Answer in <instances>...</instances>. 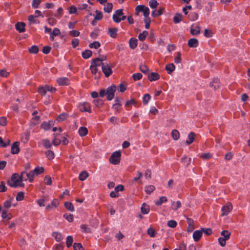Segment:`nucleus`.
I'll return each mask as SVG.
<instances>
[{
	"label": "nucleus",
	"instance_id": "5fc2aeb1",
	"mask_svg": "<svg viewBox=\"0 0 250 250\" xmlns=\"http://www.w3.org/2000/svg\"><path fill=\"white\" fill-rule=\"evenodd\" d=\"M63 217L69 222H72L74 220V216L72 214L65 213L63 214Z\"/></svg>",
	"mask_w": 250,
	"mask_h": 250
},
{
	"label": "nucleus",
	"instance_id": "052dcab7",
	"mask_svg": "<svg viewBox=\"0 0 250 250\" xmlns=\"http://www.w3.org/2000/svg\"><path fill=\"white\" fill-rule=\"evenodd\" d=\"M29 51L30 53L37 54L39 52V47L37 45H33L29 48Z\"/></svg>",
	"mask_w": 250,
	"mask_h": 250
},
{
	"label": "nucleus",
	"instance_id": "f257e3e1",
	"mask_svg": "<svg viewBox=\"0 0 250 250\" xmlns=\"http://www.w3.org/2000/svg\"><path fill=\"white\" fill-rule=\"evenodd\" d=\"M121 157V152L116 151L113 152L109 158V162L113 165H118L120 163Z\"/></svg>",
	"mask_w": 250,
	"mask_h": 250
},
{
	"label": "nucleus",
	"instance_id": "f03ea898",
	"mask_svg": "<svg viewBox=\"0 0 250 250\" xmlns=\"http://www.w3.org/2000/svg\"><path fill=\"white\" fill-rule=\"evenodd\" d=\"M116 90V86L114 84H112L106 89V95L108 101H111L114 98Z\"/></svg>",
	"mask_w": 250,
	"mask_h": 250
},
{
	"label": "nucleus",
	"instance_id": "58836bf2",
	"mask_svg": "<svg viewBox=\"0 0 250 250\" xmlns=\"http://www.w3.org/2000/svg\"><path fill=\"white\" fill-rule=\"evenodd\" d=\"M155 189V187L153 185L147 186L145 188V191L147 194H150Z\"/></svg>",
	"mask_w": 250,
	"mask_h": 250
},
{
	"label": "nucleus",
	"instance_id": "9d476101",
	"mask_svg": "<svg viewBox=\"0 0 250 250\" xmlns=\"http://www.w3.org/2000/svg\"><path fill=\"white\" fill-rule=\"evenodd\" d=\"M20 142H15L11 146V153L12 154H18L20 152V149L19 147Z\"/></svg>",
	"mask_w": 250,
	"mask_h": 250
},
{
	"label": "nucleus",
	"instance_id": "393cba45",
	"mask_svg": "<svg viewBox=\"0 0 250 250\" xmlns=\"http://www.w3.org/2000/svg\"><path fill=\"white\" fill-rule=\"evenodd\" d=\"M191 160V159L190 158H188L185 156L181 158V162L186 167H188L190 165Z\"/></svg>",
	"mask_w": 250,
	"mask_h": 250
},
{
	"label": "nucleus",
	"instance_id": "2f4dec72",
	"mask_svg": "<svg viewBox=\"0 0 250 250\" xmlns=\"http://www.w3.org/2000/svg\"><path fill=\"white\" fill-rule=\"evenodd\" d=\"M64 207L68 210L73 212L74 211V207L73 204L70 202H65L64 204Z\"/></svg>",
	"mask_w": 250,
	"mask_h": 250
},
{
	"label": "nucleus",
	"instance_id": "37998d69",
	"mask_svg": "<svg viewBox=\"0 0 250 250\" xmlns=\"http://www.w3.org/2000/svg\"><path fill=\"white\" fill-rule=\"evenodd\" d=\"M113 9V4L111 2H108L106 4V6L104 8V10L105 12L109 13L111 12Z\"/></svg>",
	"mask_w": 250,
	"mask_h": 250
},
{
	"label": "nucleus",
	"instance_id": "c756f323",
	"mask_svg": "<svg viewBox=\"0 0 250 250\" xmlns=\"http://www.w3.org/2000/svg\"><path fill=\"white\" fill-rule=\"evenodd\" d=\"M201 28L199 26H195V28H193V25L191 26L190 29V33L192 35H196L200 33Z\"/></svg>",
	"mask_w": 250,
	"mask_h": 250
},
{
	"label": "nucleus",
	"instance_id": "774afa93",
	"mask_svg": "<svg viewBox=\"0 0 250 250\" xmlns=\"http://www.w3.org/2000/svg\"><path fill=\"white\" fill-rule=\"evenodd\" d=\"M24 197V193L22 191L19 192L16 196V200L17 201H22Z\"/></svg>",
	"mask_w": 250,
	"mask_h": 250
},
{
	"label": "nucleus",
	"instance_id": "e2e57ef3",
	"mask_svg": "<svg viewBox=\"0 0 250 250\" xmlns=\"http://www.w3.org/2000/svg\"><path fill=\"white\" fill-rule=\"evenodd\" d=\"M35 16H33L32 15H29L28 18L29 21L31 23L33 24L39 23V21L38 20L35 19Z\"/></svg>",
	"mask_w": 250,
	"mask_h": 250
},
{
	"label": "nucleus",
	"instance_id": "de8ad7c7",
	"mask_svg": "<svg viewBox=\"0 0 250 250\" xmlns=\"http://www.w3.org/2000/svg\"><path fill=\"white\" fill-rule=\"evenodd\" d=\"M44 171V169L42 167H37L34 170L35 175H38L42 173Z\"/></svg>",
	"mask_w": 250,
	"mask_h": 250
},
{
	"label": "nucleus",
	"instance_id": "ddd939ff",
	"mask_svg": "<svg viewBox=\"0 0 250 250\" xmlns=\"http://www.w3.org/2000/svg\"><path fill=\"white\" fill-rule=\"evenodd\" d=\"M20 180H16L14 181L12 179H9L7 181V185L12 188H17L18 187V183H21L22 181V179L20 178Z\"/></svg>",
	"mask_w": 250,
	"mask_h": 250
},
{
	"label": "nucleus",
	"instance_id": "ea45409f",
	"mask_svg": "<svg viewBox=\"0 0 250 250\" xmlns=\"http://www.w3.org/2000/svg\"><path fill=\"white\" fill-rule=\"evenodd\" d=\"M139 69L142 72L145 74L148 75V73H149V69L148 67L145 65H140L139 66Z\"/></svg>",
	"mask_w": 250,
	"mask_h": 250
},
{
	"label": "nucleus",
	"instance_id": "864d4df0",
	"mask_svg": "<svg viewBox=\"0 0 250 250\" xmlns=\"http://www.w3.org/2000/svg\"><path fill=\"white\" fill-rule=\"evenodd\" d=\"M230 232L227 230H223L221 232V235L224 236L226 239L229 240L230 236Z\"/></svg>",
	"mask_w": 250,
	"mask_h": 250
},
{
	"label": "nucleus",
	"instance_id": "338daca9",
	"mask_svg": "<svg viewBox=\"0 0 250 250\" xmlns=\"http://www.w3.org/2000/svg\"><path fill=\"white\" fill-rule=\"evenodd\" d=\"M202 233H205L207 235H210L212 233V229L210 228H202Z\"/></svg>",
	"mask_w": 250,
	"mask_h": 250
},
{
	"label": "nucleus",
	"instance_id": "603ef678",
	"mask_svg": "<svg viewBox=\"0 0 250 250\" xmlns=\"http://www.w3.org/2000/svg\"><path fill=\"white\" fill-rule=\"evenodd\" d=\"M73 249L74 250H84L82 245L80 243H75L73 245Z\"/></svg>",
	"mask_w": 250,
	"mask_h": 250
},
{
	"label": "nucleus",
	"instance_id": "e433bc0d",
	"mask_svg": "<svg viewBox=\"0 0 250 250\" xmlns=\"http://www.w3.org/2000/svg\"><path fill=\"white\" fill-rule=\"evenodd\" d=\"M88 173L86 171L81 172L79 176V179L81 181H84L88 177Z\"/></svg>",
	"mask_w": 250,
	"mask_h": 250
},
{
	"label": "nucleus",
	"instance_id": "f704fd0d",
	"mask_svg": "<svg viewBox=\"0 0 250 250\" xmlns=\"http://www.w3.org/2000/svg\"><path fill=\"white\" fill-rule=\"evenodd\" d=\"M167 201V199L166 196H161L159 199L155 202V205L157 206L161 205L163 203Z\"/></svg>",
	"mask_w": 250,
	"mask_h": 250
},
{
	"label": "nucleus",
	"instance_id": "6ab92c4d",
	"mask_svg": "<svg viewBox=\"0 0 250 250\" xmlns=\"http://www.w3.org/2000/svg\"><path fill=\"white\" fill-rule=\"evenodd\" d=\"M118 29L117 28H109L107 33L112 38H116L117 36V32Z\"/></svg>",
	"mask_w": 250,
	"mask_h": 250
},
{
	"label": "nucleus",
	"instance_id": "f8f14e48",
	"mask_svg": "<svg viewBox=\"0 0 250 250\" xmlns=\"http://www.w3.org/2000/svg\"><path fill=\"white\" fill-rule=\"evenodd\" d=\"M160 78V75L156 72H151L148 73V79L150 82L157 81Z\"/></svg>",
	"mask_w": 250,
	"mask_h": 250
},
{
	"label": "nucleus",
	"instance_id": "4c0bfd02",
	"mask_svg": "<svg viewBox=\"0 0 250 250\" xmlns=\"http://www.w3.org/2000/svg\"><path fill=\"white\" fill-rule=\"evenodd\" d=\"M42 143L45 148L48 149L51 148L52 144L48 139H43L42 141Z\"/></svg>",
	"mask_w": 250,
	"mask_h": 250
},
{
	"label": "nucleus",
	"instance_id": "0e129e2a",
	"mask_svg": "<svg viewBox=\"0 0 250 250\" xmlns=\"http://www.w3.org/2000/svg\"><path fill=\"white\" fill-rule=\"evenodd\" d=\"M149 6L151 8H155L159 5L156 0H150L149 2Z\"/></svg>",
	"mask_w": 250,
	"mask_h": 250
},
{
	"label": "nucleus",
	"instance_id": "49530a36",
	"mask_svg": "<svg viewBox=\"0 0 250 250\" xmlns=\"http://www.w3.org/2000/svg\"><path fill=\"white\" fill-rule=\"evenodd\" d=\"M73 242V238L72 236H68L66 237V244L67 248H70Z\"/></svg>",
	"mask_w": 250,
	"mask_h": 250
},
{
	"label": "nucleus",
	"instance_id": "f3484780",
	"mask_svg": "<svg viewBox=\"0 0 250 250\" xmlns=\"http://www.w3.org/2000/svg\"><path fill=\"white\" fill-rule=\"evenodd\" d=\"M25 24L23 22H18L16 24L15 27L20 33L25 31Z\"/></svg>",
	"mask_w": 250,
	"mask_h": 250
},
{
	"label": "nucleus",
	"instance_id": "4468645a",
	"mask_svg": "<svg viewBox=\"0 0 250 250\" xmlns=\"http://www.w3.org/2000/svg\"><path fill=\"white\" fill-rule=\"evenodd\" d=\"M165 12L164 7H160L158 10H154L151 13L153 17H158L162 15Z\"/></svg>",
	"mask_w": 250,
	"mask_h": 250
},
{
	"label": "nucleus",
	"instance_id": "13d9d810",
	"mask_svg": "<svg viewBox=\"0 0 250 250\" xmlns=\"http://www.w3.org/2000/svg\"><path fill=\"white\" fill-rule=\"evenodd\" d=\"M212 157V155L210 153H202L200 156V157L204 160H208Z\"/></svg>",
	"mask_w": 250,
	"mask_h": 250
},
{
	"label": "nucleus",
	"instance_id": "20e7f679",
	"mask_svg": "<svg viewBox=\"0 0 250 250\" xmlns=\"http://www.w3.org/2000/svg\"><path fill=\"white\" fill-rule=\"evenodd\" d=\"M102 69L106 77H108L113 73L111 67L107 63H104V64L102 66Z\"/></svg>",
	"mask_w": 250,
	"mask_h": 250
},
{
	"label": "nucleus",
	"instance_id": "09e8293b",
	"mask_svg": "<svg viewBox=\"0 0 250 250\" xmlns=\"http://www.w3.org/2000/svg\"><path fill=\"white\" fill-rule=\"evenodd\" d=\"M172 209L173 210H176L179 208L181 207V204L180 201H177L176 203H175L174 202H172Z\"/></svg>",
	"mask_w": 250,
	"mask_h": 250
},
{
	"label": "nucleus",
	"instance_id": "69168bd1",
	"mask_svg": "<svg viewBox=\"0 0 250 250\" xmlns=\"http://www.w3.org/2000/svg\"><path fill=\"white\" fill-rule=\"evenodd\" d=\"M45 89L46 90V92L49 91L51 93H55L57 91V89L56 88L52 87L51 86H50L49 85L46 84L45 85Z\"/></svg>",
	"mask_w": 250,
	"mask_h": 250
},
{
	"label": "nucleus",
	"instance_id": "dca6fc26",
	"mask_svg": "<svg viewBox=\"0 0 250 250\" xmlns=\"http://www.w3.org/2000/svg\"><path fill=\"white\" fill-rule=\"evenodd\" d=\"M103 60L99 58H96L92 60L91 64L96 67L103 66L104 63L103 62Z\"/></svg>",
	"mask_w": 250,
	"mask_h": 250
},
{
	"label": "nucleus",
	"instance_id": "0eeeda50",
	"mask_svg": "<svg viewBox=\"0 0 250 250\" xmlns=\"http://www.w3.org/2000/svg\"><path fill=\"white\" fill-rule=\"evenodd\" d=\"M232 209V206L230 203H228L226 205L224 206L221 209L222 216L227 215Z\"/></svg>",
	"mask_w": 250,
	"mask_h": 250
},
{
	"label": "nucleus",
	"instance_id": "c9c22d12",
	"mask_svg": "<svg viewBox=\"0 0 250 250\" xmlns=\"http://www.w3.org/2000/svg\"><path fill=\"white\" fill-rule=\"evenodd\" d=\"M188 19L191 21L196 20L198 18V14L196 12H190L188 15Z\"/></svg>",
	"mask_w": 250,
	"mask_h": 250
},
{
	"label": "nucleus",
	"instance_id": "5701e85b",
	"mask_svg": "<svg viewBox=\"0 0 250 250\" xmlns=\"http://www.w3.org/2000/svg\"><path fill=\"white\" fill-rule=\"evenodd\" d=\"M210 86L213 87L214 89L219 88L220 82L218 78H214L211 82L210 83Z\"/></svg>",
	"mask_w": 250,
	"mask_h": 250
},
{
	"label": "nucleus",
	"instance_id": "aec40b11",
	"mask_svg": "<svg viewBox=\"0 0 250 250\" xmlns=\"http://www.w3.org/2000/svg\"><path fill=\"white\" fill-rule=\"evenodd\" d=\"M24 173H25V171H23L21 173V175H19V174L15 173L12 175L11 179H12V180L16 181V180H20L19 179L21 178L22 179V181H24Z\"/></svg>",
	"mask_w": 250,
	"mask_h": 250
},
{
	"label": "nucleus",
	"instance_id": "79ce46f5",
	"mask_svg": "<svg viewBox=\"0 0 250 250\" xmlns=\"http://www.w3.org/2000/svg\"><path fill=\"white\" fill-rule=\"evenodd\" d=\"M171 136L174 140H177L180 137V133L176 129H174L171 132Z\"/></svg>",
	"mask_w": 250,
	"mask_h": 250
},
{
	"label": "nucleus",
	"instance_id": "8fccbe9b",
	"mask_svg": "<svg viewBox=\"0 0 250 250\" xmlns=\"http://www.w3.org/2000/svg\"><path fill=\"white\" fill-rule=\"evenodd\" d=\"M147 232L148 235H149L151 237H155L157 234L156 230L152 228H149L148 229Z\"/></svg>",
	"mask_w": 250,
	"mask_h": 250
},
{
	"label": "nucleus",
	"instance_id": "3c124183",
	"mask_svg": "<svg viewBox=\"0 0 250 250\" xmlns=\"http://www.w3.org/2000/svg\"><path fill=\"white\" fill-rule=\"evenodd\" d=\"M1 217L3 219L7 218L8 220H10L12 217V215L11 213L7 214V210H3L2 211Z\"/></svg>",
	"mask_w": 250,
	"mask_h": 250
},
{
	"label": "nucleus",
	"instance_id": "6e6552de",
	"mask_svg": "<svg viewBox=\"0 0 250 250\" xmlns=\"http://www.w3.org/2000/svg\"><path fill=\"white\" fill-rule=\"evenodd\" d=\"M57 83L60 86L69 85L70 80L67 77L59 78L57 80Z\"/></svg>",
	"mask_w": 250,
	"mask_h": 250
},
{
	"label": "nucleus",
	"instance_id": "4d7b16f0",
	"mask_svg": "<svg viewBox=\"0 0 250 250\" xmlns=\"http://www.w3.org/2000/svg\"><path fill=\"white\" fill-rule=\"evenodd\" d=\"M95 105L98 107H101L104 104V101L102 99H97L93 101Z\"/></svg>",
	"mask_w": 250,
	"mask_h": 250
},
{
	"label": "nucleus",
	"instance_id": "a18cd8bd",
	"mask_svg": "<svg viewBox=\"0 0 250 250\" xmlns=\"http://www.w3.org/2000/svg\"><path fill=\"white\" fill-rule=\"evenodd\" d=\"M95 13H96V15L94 17L95 20L100 21V20H101L103 19V13L101 11H99L98 10H96L95 11Z\"/></svg>",
	"mask_w": 250,
	"mask_h": 250
},
{
	"label": "nucleus",
	"instance_id": "cd10ccee",
	"mask_svg": "<svg viewBox=\"0 0 250 250\" xmlns=\"http://www.w3.org/2000/svg\"><path fill=\"white\" fill-rule=\"evenodd\" d=\"M175 68V66L173 63H169L167 64L165 67L166 70L168 74H171Z\"/></svg>",
	"mask_w": 250,
	"mask_h": 250
},
{
	"label": "nucleus",
	"instance_id": "39448f33",
	"mask_svg": "<svg viewBox=\"0 0 250 250\" xmlns=\"http://www.w3.org/2000/svg\"><path fill=\"white\" fill-rule=\"evenodd\" d=\"M79 108L80 110L82 112H91L90 104L87 102L80 103L79 105Z\"/></svg>",
	"mask_w": 250,
	"mask_h": 250
},
{
	"label": "nucleus",
	"instance_id": "c03bdc74",
	"mask_svg": "<svg viewBox=\"0 0 250 250\" xmlns=\"http://www.w3.org/2000/svg\"><path fill=\"white\" fill-rule=\"evenodd\" d=\"M38 92L42 96H45L46 94L45 86H39L38 88Z\"/></svg>",
	"mask_w": 250,
	"mask_h": 250
},
{
	"label": "nucleus",
	"instance_id": "423d86ee",
	"mask_svg": "<svg viewBox=\"0 0 250 250\" xmlns=\"http://www.w3.org/2000/svg\"><path fill=\"white\" fill-rule=\"evenodd\" d=\"M55 121L50 120L48 122H43L41 125V127L42 129L46 131L50 129L52 126L54 125Z\"/></svg>",
	"mask_w": 250,
	"mask_h": 250
},
{
	"label": "nucleus",
	"instance_id": "a878e982",
	"mask_svg": "<svg viewBox=\"0 0 250 250\" xmlns=\"http://www.w3.org/2000/svg\"><path fill=\"white\" fill-rule=\"evenodd\" d=\"M78 132L80 136L83 137L88 134V131L86 127L81 126L79 129Z\"/></svg>",
	"mask_w": 250,
	"mask_h": 250
},
{
	"label": "nucleus",
	"instance_id": "bb28decb",
	"mask_svg": "<svg viewBox=\"0 0 250 250\" xmlns=\"http://www.w3.org/2000/svg\"><path fill=\"white\" fill-rule=\"evenodd\" d=\"M52 236L53 237H54L56 241L57 242H60L62 239V233H61L59 232H57V231L53 232L52 233Z\"/></svg>",
	"mask_w": 250,
	"mask_h": 250
},
{
	"label": "nucleus",
	"instance_id": "6e6d98bb",
	"mask_svg": "<svg viewBox=\"0 0 250 250\" xmlns=\"http://www.w3.org/2000/svg\"><path fill=\"white\" fill-rule=\"evenodd\" d=\"M101 46V44L99 42L95 41L93 42L92 43H90L89 45V47L90 48H95V49H98Z\"/></svg>",
	"mask_w": 250,
	"mask_h": 250
},
{
	"label": "nucleus",
	"instance_id": "c85d7f7f",
	"mask_svg": "<svg viewBox=\"0 0 250 250\" xmlns=\"http://www.w3.org/2000/svg\"><path fill=\"white\" fill-rule=\"evenodd\" d=\"M141 212L144 214H147L150 210L149 207L147 205H146V203H143L142 205L141 208Z\"/></svg>",
	"mask_w": 250,
	"mask_h": 250
},
{
	"label": "nucleus",
	"instance_id": "a19ab883",
	"mask_svg": "<svg viewBox=\"0 0 250 250\" xmlns=\"http://www.w3.org/2000/svg\"><path fill=\"white\" fill-rule=\"evenodd\" d=\"M148 35V32L147 31H144L142 33H140L138 36V38L141 41H144L146 40V36Z\"/></svg>",
	"mask_w": 250,
	"mask_h": 250
},
{
	"label": "nucleus",
	"instance_id": "a211bd4d",
	"mask_svg": "<svg viewBox=\"0 0 250 250\" xmlns=\"http://www.w3.org/2000/svg\"><path fill=\"white\" fill-rule=\"evenodd\" d=\"M202 231H201V230H195L193 233V239L195 241V242H198L199 241L202 236Z\"/></svg>",
	"mask_w": 250,
	"mask_h": 250
},
{
	"label": "nucleus",
	"instance_id": "9b49d317",
	"mask_svg": "<svg viewBox=\"0 0 250 250\" xmlns=\"http://www.w3.org/2000/svg\"><path fill=\"white\" fill-rule=\"evenodd\" d=\"M97 67L91 64L90 66V70L92 74L95 75V78L99 79L102 75V73L101 71H98Z\"/></svg>",
	"mask_w": 250,
	"mask_h": 250
},
{
	"label": "nucleus",
	"instance_id": "2eb2a0df",
	"mask_svg": "<svg viewBox=\"0 0 250 250\" xmlns=\"http://www.w3.org/2000/svg\"><path fill=\"white\" fill-rule=\"evenodd\" d=\"M199 44V42L197 39L195 38L190 39L188 42V45L189 47L195 48Z\"/></svg>",
	"mask_w": 250,
	"mask_h": 250
},
{
	"label": "nucleus",
	"instance_id": "72a5a7b5",
	"mask_svg": "<svg viewBox=\"0 0 250 250\" xmlns=\"http://www.w3.org/2000/svg\"><path fill=\"white\" fill-rule=\"evenodd\" d=\"M68 117V114L66 113L63 112L57 117V120L58 122L63 121L67 119Z\"/></svg>",
	"mask_w": 250,
	"mask_h": 250
},
{
	"label": "nucleus",
	"instance_id": "7c9ffc66",
	"mask_svg": "<svg viewBox=\"0 0 250 250\" xmlns=\"http://www.w3.org/2000/svg\"><path fill=\"white\" fill-rule=\"evenodd\" d=\"M182 20V15L179 13H176L173 17V22L175 23H178Z\"/></svg>",
	"mask_w": 250,
	"mask_h": 250
},
{
	"label": "nucleus",
	"instance_id": "b1692460",
	"mask_svg": "<svg viewBox=\"0 0 250 250\" xmlns=\"http://www.w3.org/2000/svg\"><path fill=\"white\" fill-rule=\"evenodd\" d=\"M195 136L196 135L194 132H190L188 135V140L186 141V143L188 145L192 144L195 140Z\"/></svg>",
	"mask_w": 250,
	"mask_h": 250
},
{
	"label": "nucleus",
	"instance_id": "412c9836",
	"mask_svg": "<svg viewBox=\"0 0 250 250\" xmlns=\"http://www.w3.org/2000/svg\"><path fill=\"white\" fill-rule=\"evenodd\" d=\"M137 39L132 37L129 41V45L131 49H134L137 46Z\"/></svg>",
	"mask_w": 250,
	"mask_h": 250
},
{
	"label": "nucleus",
	"instance_id": "680f3d73",
	"mask_svg": "<svg viewBox=\"0 0 250 250\" xmlns=\"http://www.w3.org/2000/svg\"><path fill=\"white\" fill-rule=\"evenodd\" d=\"M151 98L150 95L149 94H146L144 95L143 98V103L144 105L146 104L148 101L150 100Z\"/></svg>",
	"mask_w": 250,
	"mask_h": 250
},
{
	"label": "nucleus",
	"instance_id": "bf43d9fd",
	"mask_svg": "<svg viewBox=\"0 0 250 250\" xmlns=\"http://www.w3.org/2000/svg\"><path fill=\"white\" fill-rule=\"evenodd\" d=\"M46 157L48 158L49 160H52L54 159L55 154L54 153L52 150H47L45 153Z\"/></svg>",
	"mask_w": 250,
	"mask_h": 250
},
{
	"label": "nucleus",
	"instance_id": "7ed1b4c3",
	"mask_svg": "<svg viewBox=\"0 0 250 250\" xmlns=\"http://www.w3.org/2000/svg\"><path fill=\"white\" fill-rule=\"evenodd\" d=\"M124 15L123 9H120L115 11V13L113 15V20L116 23H119L121 22L120 19V17Z\"/></svg>",
	"mask_w": 250,
	"mask_h": 250
},
{
	"label": "nucleus",
	"instance_id": "4be33fe9",
	"mask_svg": "<svg viewBox=\"0 0 250 250\" xmlns=\"http://www.w3.org/2000/svg\"><path fill=\"white\" fill-rule=\"evenodd\" d=\"M25 174H26L27 178H25L24 177V181H26L27 179H28L30 182H32L34 180V178L35 175L34 170L31 171L29 173H26L25 172Z\"/></svg>",
	"mask_w": 250,
	"mask_h": 250
},
{
	"label": "nucleus",
	"instance_id": "473e14b6",
	"mask_svg": "<svg viewBox=\"0 0 250 250\" xmlns=\"http://www.w3.org/2000/svg\"><path fill=\"white\" fill-rule=\"evenodd\" d=\"M92 55V52L90 50H85L82 53V57L84 59L89 58Z\"/></svg>",
	"mask_w": 250,
	"mask_h": 250
},
{
	"label": "nucleus",
	"instance_id": "1a4fd4ad",
	"mask_svg": "<svg viewBox=\"0 0 250 250\" xmlns=\"http://www.w3.org/2000/svg\"><path fill=\"white\" fill-rule=\"evenodd\" d=\"M141 103L140 102H137V101L135 99H131L130 100H127L125 104V107H130L132 105H134L136 107H138L140 106Z\"/></svg>",
	"mask_w": 250,
	"mask_h": 250
}]
</instances>
